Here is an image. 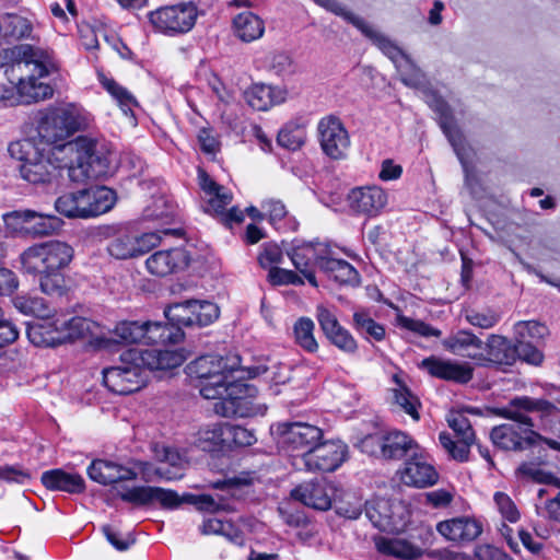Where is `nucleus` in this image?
Returning <instances> with one entry per match:
<instances>
[{"label":"nucleus","instance_id":"obj_13","mask_svg":"<svg viewBox=\"0 0 560 560\" xmlns=\"http://www.w3.org/2000/svg\"><path fill=\"white\" fill-rule=\"evenodd\" d=\"M348 457V445L341 440H322L305 454L301 468L311 472H331Z\"/></svg>","mask_w":560,"mask_h":560},{"label":"nucleus","instance_id":"obj_33","mask_svg":"<svg viewBox=\"0 0 560 560\" xmlns=\"http://www.w3.org/2000/svg\"><path fill=\"white\" fill-rule=\"evenodd\" d=\"M40 480L48 490L52 491L80 493L84 490V480L80 475L67 472L62 469L44 471Z\"/></svg>","mask_w":560,"mask_h":560},{"label":"nucleus","instance_id":"obj_44","mask_svg":"<svg viewBox=\"0 0 560 560\" xmlns=\"http://www.w3.org/2000/svg\"><path fill=\"white\" fill-rule=\"evenodd\" d=\"M30 223L27 234L32 236H45L54 234L62 225V220L54 214H44L30 210Z\"/></svg>","mask_w":560,"mask_h":560},{"label":"nucleus","instance_id":"obj_23","mask_svg":"<svg viewBox=\"0 0 560 560\" xmlns=\"http://www.w3.org/2000/svg\"><path fill=\"white\" fill-rule=\"evenodd\" d=\"M419 366L433 377L459 384L468 383L474 375V369L469 363L441 359L434 355L423 359Z\"/></svg>","mask_w":560,"mask_h":560},{"label":"nucleus","instance_id":"obj_25","mask_svg":"<svg viewBox=\"0 0 560 560\" xmlns=\"http://www.w3.org/2000/svg\"><path fill=\"white\" fill-rule=\"evenodd\" d=\"M515 349L503 336L490 335L486 341L483 354H472V360L480 366L512 365L515 362Z\"/></svg>","mask_w":560,"mask_h":560},{"label":"nucleus","instance_id":"obj_61","mask_svg":"<svg viewBox=\"0 0 560 560\" xmlns=\"http://www.w3.org/2000/svg\"><path fill=\"white\" fill-rule=\"evenodd\" d=\"M493 503L503 520L510 523H516L520 520L521 513L509 494L501 491L495 492Z\"/></svg>","mask_w":560,"mask_h":560},{"label":"nucleus","instance_id":"obj_10","mask_svg":"<svg viewBox=\"0 0 560 560\" xmlns=\"http://www.w3.org/2000/svg\"><path fill=\"white\" fill-rule=\"evenodd\" d=\"M73 258V248L65 242L50 241L33 245L20 255L22 269L30 275L36 271L66 268Z\"/></svg>","mask_w":560,"mask_h":560},{"label":"nucleus","instance_id":"obj_34","mask_svg":"<svg viewBox=\"0 0 560 560\" xmlns=\"http://www.w3.org/2000/svg\"><path fill=\"white\" fill-rule=\"evenodd\" d=\"M98 82L126 116H133V108L138 106V101L127 88L104 73L98 74Z\"/></svg>","mask_w":560,"mask_h":560},{"label":"nucleus","instance_id":"obj_4","mask_svg":"<svg viewBox=\"0 0 560 560\" xmlns=\"http://www.w3.org/2000/svg\"><path fill=\"white\" fill-rule=\"evenodd\" d=\"M501 416L513 420L492 429L493 444L505 451L524 450L539 443L560 452V409L546 399L527 396L512 399Z\"/></svg>","mask_w":560,"mask_h":560},{"label":"nucleus","instance_id":"obj_41","mask_svg":"<svg viewBox=\"0 0 560 560\" xmlns=\"http://www.w3.org/2000/svg\"><path fill=\"white\" fill-rule=\"evenodd\" d=\"M314 330V322L305 316L298 318L292 327L294 342L308 353H315L319 348Z\"/></svg>","mask_w":560,"mask_h":560},{"label":"nucleus","instance_id":"obj_3","mask_svg":"<svg viewBox=\"0 0 560 560\" xmlns=\"http://www.w3.org/2000/svg\"><path fill=\"white\" fill-rule=\"evenodd\" d=\"M241 359L236 354L201 355L190 362L187 374L196 380V387L206 399H218L215 413L222 417H249L255 415L252 406L257 389L241 380Z\"/></svg>","mask_w":560,"mask_h":560},{"label":"nucleus","instance_id":"obj_49","mask_svg":"<svg viewBox=\"0 0 560 560\" xmlns=\"http://www.w3.org/2000/svg\"><path fill=\"white\" fill-rule=\"evenodd\" d=\"M191 306L192 300L168 306L164 311V314L170 325L178 327L180 330L182 327H192L191 316L194 315V311Z\"/></svg>","mask_w":560,"mask_h":560},{"label":"nucleus","instance_id":"obj_43","mask_svg":"<svg viewBox=\"0 0 560 560\" xmlns=\"http://www.w3.org/2000/svg\"><path fill=\"white\" fill-rule=\"evenodd\" d=\"M162 463L168 464L174 471L166 469L164 466H159L155 469V475L165 480H176L183 477V469L186 465L185 457L173 447H163L162 453L158 454Z\"/></svg>","mask_w":560,"mask_h":560},{"label":"nucleus","instance_id":"obj_36","mask_svg":"<svg viewBox=\"0 0 560 560\" xmlns=\"http://www.w3.org/2000/svg\"><path fill=\"white\" fill-rule=\"evenodd\" d=\"M233 28L241 40L250 43L264 35L265 24L258 15L245 11L234 18Z\"/></svg>","mask_w":560,"mask_h":560},{"label":"nucleus","instance_id":"obj_14","mask_svg":"<svg viewBox=\"0 0 560 560\" xmlns=\"http://www.w3.org/2000/svg\"><path fill=\"white\" fill-rule=\"evenodd\" d=\"M365 516L382 532H399L406 527V506L384 498L366 501Z\"/></svg>","mask_w":560,"mask_h":560},{"label":"nucleus","instance_id":"obj_48","mask_svg":"<svg viewBox=\"0 0 560 560\" xmlns=\"http://www.w3.org/2000/svg\"><path fill=\"white\" fill-rule=\"evenodd\" d=\"M182 230L179 229H165L158 232H148L141 235H135V244L137 256L143 255L151 249L158 247L162 238L167 235L180 236Z\"/></svg>","mask_w":560,"mask_h":560},{"label":"nucleus","instance_id":"obj_15","mask_svg":"<svg viewBox=\"0 0 560 560\" xmlns=\"http://www.w3.org/2000/svg\"><path fill=\"white\" fill-rule=\"evenodd\" d=\"M38 79L36 73H31L27 79L21 78L16 85L13 82L0 84V103L3 106H15L50 97L52 95L51 86L38 82Z\"/></svg>","mask_w":560,"mask_h":560},{"label":"nucleus","instance_id":"obj_38","mask_svg":"<svg viewBox=\"0 0 560 560\" xmlns=\"http://www.w3.org/2000/svg\"><path fill=\"white\" fill-rule=\"evenodd\" d=\"M392 381L394 383V387L392 388L394 402L400 407L404 412L409 415L412 420L419 421V409L421 407L419 398L412 394L398 374L393 375Z\"/></svg>","mask_w":560,"mask_h":560},{"label":"nucleus","instance_id":"obj_21","mask_svg":"<svg viewBox=\"0 0 560 560\" xmlns=\"http://www.w3.org/2000/svg\"><path fill=\"white\" fill-rule=\"evenodd\" d=\"M190 262L185 248L173 247L156 250L145 259L147 271L155 277H166L184 270Z\"/></svg>","mask_w":560,"mask_h":560},{"label":"nucleus","instance_id":"obj_27","mask_svg":"<svg viewBox=\"0 0 560 560\" xmlns=\"http://www.w3.org/2000/svg\"><path fill=\"white\" fill-rule=\"evenodd\" d=\"M58 313L37 318L27 324L26 335L36 347H55L62 343Z\"/></svg>","mask_w":560,"mask_h":560},{"label":"nucleus","instance_id":"obj_51","mask_svg":"<svg viewBox=\"0 0 560 560\" xmlns=\"http://www.w3.org/2000/svg\"><path fill=\"white\" fill-rule=\"evenodd\" d=\"M306 132L303 127L289 122L279 131L277 140L279 145L294 151L304 144Z\"/></svg>","mask_w":560,"mask_h":560},{"label":"nucleus","instance_id":"obj_24","mask_svg":"<svg viewBox=\"0 0 560 560\" xmlns=\"http://www.w3.org/2000/svg\"><path fill=\"white\" fill-rule=\"evenodd\" d=\"M377 551L399 560H418L424 553V545L404 536H377L374 538Z\"/></svg>","mask_w":560,"mask_h":560},{"label":"nucleus","instance_id":"obj_52","mask_svg":"<svg viewBox=\"0 0 560 560\" xmlns=\"http://www.w3.org/2000/svg\"><path fill=\"white\" fill-rule=\"evenodd\" d=\"M439 441L442 447L447 452V454L457 462H466L469 457V447L475 441H464L462 439H457L454 441L450 433L441 432L439 435Z\"/></svg>","mask_w":560,"mask_h":560},{"label":"nucleus","instance_id":"obj_57","mask_svg":"<svg viewBox=\"0 0 560 560\" xmlns=\"http://www.w3.org/2000/svg\"><path fill=\"white\" fill-rule=\"evenodd\" d=\"M270 69L283 80L294 77L299 67L293 58L287 52H275L270 59Z\"/></svg>","mask_w":560,"mask_h":560},{"label":"nucleus","instance_id":"obj_6","mask_svg":"<svg viewBox=\"0 0 560 560\" xmlns=\"http://www.w3.org/2000/svg\"><path fill=\"white\" fill-rule=\"evenodd\" d=\"M117 200L116 192L106 186H93L65 192L55 201L58 213L70 219H89L112 210Z\"/></svg>","mask_w":560,"mask_h":560},{"label":"nucleus","instance_id":"obj_40","mask_svg":"<svg viewBox=\"0 0 560 560\" xmlns=\"http://www.w3.org/2000/svg\"><path fill=\"white\" fill-rule=\"evenodd\" d=\"M262 210L268 215L269 222L276 230L287 232L294 231L298 222L290 217L284 203L281 200L268 199L261 203Z\"/></svg>","mask_w":560,"mask_h":560},{"label":"nucleus","instance_id":"obj_28","mask_svg":"<svg viewBox=\"0 0 560 560\" xmlns=\"http://www.w3.org/2000/svg\"><path fill=\"white\" fill-rule=\"evenodd\" d=\"M436 530L448 541L464 542L476 539L481 534L482 526L475 518L462 516L439 522Z\"/></svg>","mask_w":560,"mask_h":560},{"label":"nucleus","instance_id":"obj_37","mask_svg":"<svg viewBox=\"0 0 560 560\" xmlns=\"http://www.w3.org/2000/svg\"><path fill=\"white\" fill-rule=\"evenodd\" d=\"M33 23L19 14L8 13L0 16V38L19 40L31 37Z\"/></svg>","mask_w":560,"mask_h":560},{"label":"nucleus","instance_id":"obj_63","mask_svg":"<svg viewBox=\"0 0 560 560\" xmlns=\"http://www.w3.org/2000/svg\"><path fill=\"white\" fill-rule=\"evenodd\" d=\"M547 327L535 320L518 322L514 326L516 340H539L547 334Z\"/></svg>","mask_w":560,"mask_h":560},{"label":"nucleus","instance_id":"obj_55","mask_svg":"<svg viewBox=\"0 0 560 560\" xmlns=\"http://www.w3.org/2000/svg\"><path fill=\"white\" fill-rule=\"evenodd\" d=\"M223 434L225 435V447L249 446L256 442L253 431L241 425L225 423Z\"/></svg>","mask_w":560,"mask_h":560},{"label":"nucleus","instance_id":"obj_58","mask_svg":"<svg viewBox=\"0 0 560 560\" xmlns=\"http://www.w3.org/2000/svg\"><path fill=\"white\" fill-rule=\"evenodd\" d=\"M225 423L213 424L199 432V445L205 451H212L220 446L225 447V435L223 434Z\"/></svg>","mask_w":560,"mask_h":560},{"label":"nucleus","instance_id":"obj_26","mask_svg":"<svg viewBox=\"0 0 560 560\" xmlns=\"http://www.w3.org/2000/svg\"><path fill=\"white\" fill-rule=\"evenodd\" d=\"M334 489L326 481L304 482L291 491V497L306 506L327 511L331 506Z\"/></svg>","mask_w":560,"mask_h":560},{"label":"nucleus","instance_id":"obj_20","mask_svg":"<svg viewBox=\"0 0 560 560\" xmlns=\"http://www.w3.org/2000/svg\"><path fill=\"white\" fill-rule=\"evenodd\" d=\"M249 480L246 477H233V478H224L222 480H218L211 485L214 489H220L225 492V494L220 495H211V494H199L194 495L191 498V503H194L198 510L205 512H217L220 510H231L232 505L230 502V498L234 497L236 490L245 485H248Z\"/></svg>","mask_w":560,"mask_h":560},{"label":"nucleus","instance_id":"obj_7","mask_svg":"<svg viewBox=\"0 0 560 560\" xmlns=\"http://www.w3.org/2000/svg\"><path fill=\"white\" fill-rule=\"evenodd\" d=\"M271 432L280 448L293 457L295 468H301L305 454L324 439L319 427L301 421L279 422L271 427Z\"/></svg>","mask_w":560,"mask_h":560},{"label":"nucleus","instance_id":"obj_47","mask_svg":"<svg viewBox=\"0 0 560 560\" xmlns=\"http://www.w3.org/2000/svg\"><path fill=\"white\" fill-rule=\"evenodd\" d=\"M191 316L192 327H203L212 324L219 318L220 310L218 305L210 301L192 300Z\"/></svg>","mask_w":560,"mask_h":560},{"label":"nucleus","instance_id":"obj_18","mask_svg":"<svg viewBox=\"0 0 560 560\" xmlns=\"http://www.w3.org/2000/svg\"><path fill=\"white\" fill-rule=\"evenodd\" d=\"M331 255V248L327 243H302L292 248L290 258L294 267L306 278L313 287H317L316 277L312 267L317 266L323 270L324 260Z\"/></svg>","mask_w":560,"mask_h":560},{"label":"nucleus","instance_id":"obj_8","mask_svg":"<svg viewBox=\"0 0 560 560\" xmlns=\"http://www.w3.org/2000/svg\"><path fill=\"white\" fill-rule=\"evenodd\" d=\"M86 112L75 104H67L48 112L38 126V135L47 147L59 144L88 125Z\"/></svg>","mask_w":560,"mask_h":560},{"label":"nucleus","instance_id":"obj_22","mask_svg":"<svg viewBox=\"0 0 560 560\" xmlns=\"http://www.w3.org/2000/svg\"><path fill=\"white\" fill-rule=\"evenodd\" d=\"M347 202L354 213L374 218L386 207L387 194L378 186L355 187L349 191Z\"/></svg>","mask_w":560,"mask_h":560},{"label":"nucleus","instance_id":"obj_45","mask_svg":"<svg viewBox=\"0 0 560 560\" xmlns=\"http://www.w3.org/2000/svg\"><path fill=\"white\" fill-rule=\"evenodd\" d=\"M14 307L24 315L44 318L51 314L49 305L43 298L32 295H18L13 300Z\"/></svg>","mask_w":560,"mask_h":560},{"label":"nucleus","instance_id":"obj_32","mask_svg":"<svg viewBox=\"0 0 560 560\" xmlns=\"http://www.w3.org/2000/svg\"><path fill=\"white\" fill-rule=\"evenodd\" d=\"M383 459L399 460L405 456H411L420 448L419 444L408 433L402 431H390L384 434Z\"/></svg>","mask_w":560,"mask_h":560},{"label":"nucleus","instance_id":"obj_50","mask_svg":"<svg viewBox=\"0 0 560 560\" xmlns=\"http://www.w3.org/2000/svg\"><path fill=\"white\" fill-rule=\"evenodd\" d=\"M293 370L282 363H275L273 365L256 366L248 371L250 377L258 376L260 374H267V378L272 383L273 386L285 385L291 380Z\"/></svg>","mask_w":560,"mask_h":560},{"label":"nucleus","instance_id":"obj_56","mask_svg":"<svg viewBox=\"0 0 560 560\" xmlns=\"http://www.w3.org/2000/svg\"><path fill=\"white\" fill-rule=\"evenodd\" d=\"M39 276L40 290L49 295L61 294L65 289V277L62 269L36 271Z\"/></svg>","mask_w":560,"mask_h":560},{"label":"nucleus","instance_id":"obj_11","mask_svg":"<svg viewBox=\"0 0 560 560\" xmlns=\"http://www.w3.org/2000/svg\"><path fill=\"white\" fill-rule=\"evenodd\" d=\"M197 18L198 7L191 1L160 7L148 13L152 27L167 36L188 33L194 27Z\"/></svg>","mask_w":560,"mask_h":560},{"label":"nucleus","instance_id":"obj_1","mask_svg":"<svg viewBox=\"0 0 560 560\" xmlns=\"http://www.w3.org/2000/svg\"><path fill=\"white\" fill-rule=\"evenodd\" d=\"M12 158L21 161L20 174L33 185L50 184L67 168L72 182H84L107 175L109 152L96 140L79 137L52 147H39L25 139L9 145Z\"/></svg>","mask_w":560,"mask_h":560},{"label":"nucleus","instance_id":"obj_60","mask_svg":"<svg viewBox=\"0 0 560 560\" xmlns=\"http://www.w3.org/2000/svg\"><path fill=\"white\" fill-rule=\"evenodd\" d=\"M396 324H397V326H399L404 329H407L409 331H412L415 334H418L422 337H440L441 336V331L439 329L432 327L431 325H429L422 320H419V319H413V318L407 317L400 313H398L396 315Z\"/></svg>","mask_w":560,"mask_h":560},{"label":"nucleus","instance_id":"obj_29","mask_svg":"<svg viewBox=\"0 0 560 560\" xmlns=\"http://www.w3.org/2000/svg\"><path fill=\"white\" fill-rule=\"evenodd\" d=\"M199 185L203 192V210L211 214H223L232 201V194L225 187L217 184L205 171L198 172Z\"/></svg>","mask_w":560,"mask_h":560},{"label":"nucleus","instance_id":"obj_54","mask_svg":"<svg viewBox=\"0 0 560 560\" xmlns=\"http://www.w3.org/2000/svg\"><path fill=\"white\" fill-rule=\"evenodd\" d=\"M479 338L468 331H458L443 340L446 350L454 354L464 355L469 348L478 346Z\"/></svg>","mask_w":560,"mask_h":560},{"label":"nucleus","instance_id":"obj_5","mask_svg":"<svg viewBox=\"0 0 560 560\" xmlns=\"http://www.w3.org/2000/svg\"><path fill=\"white\" fill-rule=\"evenodd\" d=\"M186 359L184 349H128L120 354L116 365L103 370V382L110 392L129 395L145 385L147 370H172Z\"/></svg>","mask_w":560,"mask_h":560},{"label":"nucleus","instance_id":"obj_35","mask_svg":"<svg viewBox=\"0 0 560 560\" xmlns=\"http://www.w3.org/2000/svg\"><path fill=\"white\" fill-rule=\"evenodd\" d=\"M143 343H176L184 338V332L170 323L143 322Z\"/></svg>","mask_w":560,"mask_h":560},{"label":"nucleus","instance_id":"obj_31","mask_svg":"<svg viewBox=\"0 0 560 560\" xmlns=\"http://www.w3.org/2000/svg\"><path fill=\"white\" fill-rule=\"evenodd\" d=\"M88 474L92 480L102 485L132 480L137 477V474L130 468L104 459L93 460L88 468Z\"/></svg>","mask_w":560,"mask_h":560},{"label":"nucleus","instance_id":"obj_64","mask_svg":"<svg viewBox=\"0 0 560 560\" xmlns=\"http://www.w3.org/2000/svg\"><path fill=\"white\" fill-rule=\"evenodd\" d=\"M5 228L13 234H27L30 210H15L3 214Z\"/></svg>","mask_w":560,"mask_h":560},{"label":"nucleus","instance_id":"obj_62","mask_svg":"<svg viewBox=\"0 0 560 560\" xmlns=\"http://www.w3.org/2000/svg\"><path fill=\"white\" fill-rule=\"evenodd\" d=\"M231 530H232V525L230 523L222 522L221 520H218V518L206 520L201 527V532L206 535L221 534V535L226 536L231 541H233L237 545H242L244 539H243V536L241 535V533H238V532L231 533Z\"/></svg>","mask_w":560,"mask_h":560},{"label":"nucleus","instance_id":"obj_12","mask_svg":"<svg viewBox=\"0 0 560 560\" xmlns=\"http://www.w3.org/2000/svg\"><path fill=\"white\" fill-rule=\"evenodd\" d=\"M59 315V326L61 331L62 343L77 339L89 338L90 345L100 350H113L116 343L113 337L98 332L97 323L81 316H69L67 314Z\"/></svg>","mask_w":560,"mask_h":560},{"label":"nucleus","instance_id":"obj_53","mask_svg":"<svg viewBox=\"0 0 560 560\" xmlns=\"http://www.w3.org/2000/svg\"><path fill=\"white\" fill-rule=\"evenodd\" d=\"M108 253L117 259L137 257L135 235L122 233L117 235L108 245Z\"/></svg>","mask_w":560,"mask_h":560},{"label":"nucleus","instance_id":"obj_16","mask_svg":"<svg viewBox=\"0 0 560 560\" xmlns=\"http://www.w3.org/2000/svg\"><path fill=\"white\" fill-rule=\"evenodd\" d=\"M318 140L323 152L332 160L343 159L350 148V136L341 119L327 115L317 124Z\"/></svg>","mask_w":560,"mask_h":560},{"label":"nucleus","instance_id":"obj_19","mask_svg":"<svg viewBox=\"0 0 560 560\" xmlns=\"http://www.w3.org/2000/svg\"><path fill=\"white\" fill-rule=\"evenodd\" d=\"M118 495L125 502L135 505L159 504L164 509H176L183 500L177 492L160 487L140 486L118 491Z\"/></svg>","mask_w":560,"mask_h":560},{"label":"nucleus","instance_id":"obj_30","mask_svg":"<svg viewBox=\"0 0 560 560\" xmlns=\"http://www.w3.org/2000/svg\"><path fill=\"white\" fill-rule=\"evenodd\" d=\"M288 91L284 88L272 86L264 83L252 84L245 92L246 103L255 110H268L272 106L287 101Z\"/></svg>","mask_w":560,"mask_h":560},{"label":"nucleus","instance_id":"obj_17","mask_svg":"<svg viewBox=\"0 0 560 560\" xmlns=\"http://www.w3.org/2000/svg\"><path fill=\"white\" fill-rule=\"evenodd\" d=\"M397 475L405 486L418 489L431 487L439 480V472L421 447L404 463Z\"/></svg>","mask_w":560,"mask_h":560},{"label":"nucleus","instance_id":"obj_59","mask_svg":"<svg viewBox=\"0 0 560 560\" xmlns=\"http://www.w3.org/2000/svg\"><path fill=\"white\" fill-rule=\"evenodd\" d=\"M447 423L455 432L457 439L475 441V432L468 418L460 411H451L447 415Z\"/></svg>","mask_w":560,"mask_h":560},{"label":"nucleus","instance_id":"obj_2","mask_svg":"<svg viewBox=\"0 0 560 560\" xmlns=\"http://www.w3.org/2000/svg\"><path fill=\"white\" fill-rule=\"evenodd\" d=\"M320 7L343 16L368 37L392 62L400 75L401 82L420 91L427 104L439 115V124L451 142L465 172L466 185L472 189L474 176L469 166L470 149L466 148L464 138L455 125L453 115L446 102L432 91L427 83L425 75L413 63L410 57L388 36L377 31L362 18L348 12L336 0H314Z\"/></svg>","mask_w":560,"mask_h":560},{"label":"nucleus","instance_id":"obj_42","mask_svg":"<svg viewBox=\"0 0 560 560\" xmlns=\"http://www.w3.org/2000/svg\"><path fill=\"white\" fill-rule=\"evenodd\" d=\"M353 327L366 340L382 341L385 339V327L375 322L365 310L353 313Z\"/></svg>","mask_w":560,"mask_h":560},{"label":"nucleus","instance_id":"obj_39","mask_svg":"<svg viewBox=\"0 0 560 560\" xmlns=\"http://www.w3.org/2000/svg\"><path fill=\"white\" fill-rule=\"evenodd\" d=\"M323 271L340 284L357 285L360 282L359 272L352 265L346 260L332 258L331 255L324 260Z\"/></svg>","mask_w":560,"mask_h":560},{"label":"nucleus","instance_id":"obj_46","mask_svg":"<svg viewBox=\"0 0 560 560\" xmlns=\"http://www.w3.org/2000/svg\"><path fill=\"white\" fill-rule=\"evenodd\" d=\"M143 322L137 320H124L118 323L114 328V335L118 338L114 339L116 343L113 346V349L119 342L126 343H138L143 341Z\"/></svg>","mask_w":560,"mask_h":560},{"label":"nucleus","instance_id":"obj_9","mask_svg":"<svg viewBox=\"0 0 560 560\" xmlns=\"http://www.w3.org/2000/svg\"><path fill=\"white\" fill-rule=\"evenodd\" d=\"M11 72L25 68L38 78L48 77L58 71L59 65L54 52L49 49L31 45H18L13 48H0V68L8 66Z\"/></svg>","mask_w":560,"mask_h":560}]
</instances>
